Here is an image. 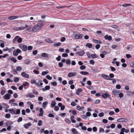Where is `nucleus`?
<instances>
[{
  "label": "nucleus",
  "mask_w": 134,
  "mask_h": 134,
  "mask_svg": "<svg viewBox=\"0 0 134 134\" xmlns=\"http://www.w3.org/2000/svg\"><path fill=\"white\" fill-rule=\"evenodd\" d=\"M20 113V110L19 109H18L16 111V113L15 112V114H19Z\"/></svg>",
  "instance_id": "obj_58"
},
{
  "label": "nucleus",
  "mask_w": 134,
  "mask_h": 134,
  "mask_svg": "<svg viewBox=\"0 0 134 134\" xmlns=\"http://www.w3.org/2000/svg\"><path fill=\"white\" fill-rule=\"evenodd\" d=\"M102 76L104 79L108 80H112L111 79H110V77L108 75H102Z\"/></svg>",
  "instance_id": "obj_13"
},
{
  "label": "nucleus",
  "mask_w": 134,
  "mask_h": 134,
  "mask_svg": "<svg viewBox=\"0 0 134 134\" xmlns=\"http://www.w3.org/2000/svg\"><path fill=\"white\" fill-rule=\"evenodd\" d=\"M48 116L49 117L54 118V115L51 113L49 114L48 115Z\"/></svg>",
  "instance_id": "obj_57"
},
{
  "label": "nucleus",
  "mask_w": 134,
  "mask_h": 134,
  "mask_svg": "<svg viewBox=\"0 0 134 134\" xmlns=\"http://www.w3.org/2000/svg\"><path fill=\"white\" fill-rule=\"evenodd\" d=\"M18 37V38L17 40V42L19 43H21L22 41V39L19 36H17Z\"/></svg>",
  "instance_id": "obj_22"
},
{
  "label": "nucleus",
  "mask_w": 134,
  "mask_h": 134,
  "mask_svg": "<svg viewBox=\"0 0 134 134\" xmlns=\"http://www.w3.org/2000/svg\"><path fill=\"white\" fill-rule=\"evenodd\" d=\"M45 41L46 42L49 43H52L53 42V41L51 40L50 38H48L47 39L45 40Z\"/></svg>",
  "instance_id": "obj_31"
},
{
  "label": "nucleus",
  "mask_w": 134,
  "mask_h": 134,
  "mask_svg": "<svg viewBox=\"0 0 134 134\" xmlns=\"http://www.w3.org/2000/svg\"><path fill=\"white\" fill-rule=\"evenodd\" d=\"M66 40L65 38L64 37H63L61 38L60 41L61 42H63L65 41Z\"/></svg>",
  "instance_id": "obj_48"
},
{
  "label": "nucleus",
  "mask_w": 134,
  "mask_h": 134,
  "mask_svg": "<svg viewBox=\"0 0 134 134\" xmlns=\"http://www.w3.org/2000/svg\"><path fill=\"white\" fill-rule=\"evenodd\" d=\"M126 57L127 58H131L132 57V56L130 54H126Z\"/></svg>",
  "instance_id": "obj_63"
},
{
  "label": "nucleus",
  "mask_w": 134,
  "mask_h": 134,
  "mask_svg": "<svg viewBox=\"0 0 134 134\" xmlns=\"http://www.w3.org/2000/svg\"><path fill=\"white\" fill-rule=\"evenodd\" d=\"M127 95L129 96L132 95L133 94V93L131 91H129L127 93Z\"/></svg>",
  "instance_id": "obj_59"
},
{
  "label": "nucleus",
  "mask_w": 134,
  "mask_h": 134,
  "mask_svg": "<svg viewBox=\"0 0 134 134\" xmlns=\"http://www.w3.org/2000/svg\"><path fill=\"white\" fill-rule=\"evenodd\" d=\"M91 57L92 58H95L97 57V56L96 54H91Z\"/></svg>",
  "instance_id": "obj_44"
},
{
  "label": "nucleus",
  "mask_w": 134,
  "mask_h": 134,
  "mask_svg": "<svg viewBox=\"0 0 134 134\" xmlns=\"http://www.w3.org/2000/svg\"><path fill=\"white\" fill-rule=\"evenodd\" d=\"M75 54L80 56H82L85 54V52L84 50L81 49L76 52Z\"/></svg>",
  "instance_id": "obj_2"
},
{
  "label": "nucleus",
  "mask_w": 134,
  "mask_h": 134,
  "mask_svg": "<svg viewBox=\"0 0 134 134\" xmlns=\"http://www.w3.org/2000/svg\"><path fill=\"white\" fill-rule=\"evenodd\" d=\"M18 18L19 17L18 16H12L9 17L8 19L10 20H12Z\"/></svg>",
  "instance_id": "obj_16"
},
{
  "label": "nucleus",
  "mask_w": 134,
  "mask_h": 134,
  "mask_svg": "<svg viewBox=\"0 0 134 134\" xmlns=\"http://www.w3.org/2000/svg\"><path fill=\"white\" fill-rule=\"evenodd\" d=\"M104 38L105 40H108L109 41H111L112 40V37L110 36H108L107 35H106L104 37Z\"/></svg>",
  "instance_id": "obj_11"
},
{
  "label": "nucleus",
  "mask_w": 134,
  "mask_h": 134,
  "mask_svg": "<svg viewBox=\"0 0 134 134\" xmlns=\"http://www.w3.org/2000/svg\"><path fill=\"white\" fill-rule=\"evenodd\" d=\"M21 52V50L19 49H17L16 50H14L13 51V54L14 56H17L18 55V53Z\"/></svg>",
  "instance_id": "obj_3"
},
{
  "label": "nucleus",
  "mask_w": 134,
  "mask_h": 134,
  "mask_svg": "<svg viewBox=\"0 0 134 134\" xmlns=\"http://www.w3.org/2000/svg\"><path fill=\"white\" fill-rule=\"evenodd\" d=\"M19 105L20 107L24 106V103L23 102H20L19 103Z\"/></svg>",
  "instance_id": "obj_47"
},
{
  "label": "nucleus",
  "mask_w": 134,
  "mask_h": 134,
  "mask_svg": "<svg viewBox=\"0 0 134 134\" xmlns=\"http://www.w3.org/2000/svg\"><path fill=\"white\" fill-rule=\"evenodd\" d=\"M13 122L11 121H8L6 123V126H7L8 125H12L13 124Z\"/></svg>",
  "instance_id": "obj_26"
},
{
  "label": "nucleus",
  "mask_w": 134,
  "mask_h": 134,
  "mask_svg": "<svg viewBox=\"0 0 134 134\" xmlns=\"http://www.w3.org/2000/svg\"><path fill=\"white\" fill-rule=\"evenodd\" d=\"M23 87H25L26 86H29V83L27 82H25V83H23Z\"/></svg>",
  "instance_id": "obj_32"
},
{
  "label": "nucleus",
  "mask_w": 134,
  "mask_h": 134,
  "mask_svg": "<svg viewBox=\"0 0 134 134\" xmlns=\"http://www.w3.org/2000/svg\"><path fill=\"white\" fill-rule=\"evenodd\" d=\"M119 91L114 89L113 90L112 93L114 96H116L118 95V93H119Z\"/></svg>",
  "instance_id": "obj_10"
},
{
  "label": "nucleus",
  "mask_w": 134,
  "mask_h": 134,
  "mask_svg": "<svg viewBox=\"0 0 134 134\" xmlns=\"http://www.w3.org/2000/svg\"><path fill=\"white\" fill-rule=\"evenodd\" d=\"M51 85L54 86H57V83L56 82H51Z\"/></svg>",
  "instance_id": "obj_34"
},
{
  "label": "nucleus",
  "mask_w": 134,
  "mask_h": 134,
  "mask_svg": "<svg viewBox=\"0 0 134 134\" xmlns=\"http://www.w3.org/2000/svg\"><path fill=\"white\" fill-rule=\"evenodd\" d=\"M31 125V124L30 122H29L25 124L24 125V127L25 129H27L29 128V127Z\"/></svg>",
  "instance_id": "obj_15"
},
{
  "label": "nucleus",
  "mask_w": 134,
  "mask_h": 134,
  "mask_svg": "<svg viewBox=\"0 0 134 134\" xmlns=\"http://www.w3.org/2000/svg\"><path fill=\"white\" fill-rule=\"evenodd\" d=\"M80 73L81 74L83 75H88L89 74V72L87 71H81Z\"/></svg>",
  "instance_id": "obj_23"
},
{
  "label": "nucleus",
  "mask_w": 134,
  "mask_h": 134,
  "mask_svg": "<svg viewBox=\"0 0 134 134\" xmlns=\"http://www.w3.org/2000/svg\"><path fill=\"white\" fill-rule=\"evenodd\" d=\"M62 57H66L68 56V54L66 53H64L63 54H62Z\"/></svg>",
  "instance_id": "obj_60"
},
{
  "label": "nucleus",
  "mask_w": 134,
  "mask_h": 134,
  "mask_svg": "<svg viewBox=\"0 0 134 134\" xmlns=\"http://www.w3.org/2000/svg\"><path fill=\"white\" fill-rule=\"evenodd\" d=\"M26 96L27 97H30V98H34L35 97V96L32 93H29L27 94L26 95Z\"/></svg>",
  "instance_id": "obj_14"
},
{
  "label": "nucleus",
  "mask_w": 134,
  "mask_h": 134,
  "mask_svg": "<svg viewBox=\"0 0 134 134\" xmlns=\"http://www.w3.org/2000/svg\"><path fill=\"white\" fill-rule=\"evenodd\" d=\"M59 109V108L57 106H55L54 108L55 110L58 111Z\"/></svg>",
  "instance_id": "obj_61"
},
{
  "label": "nucleus",
  "mask_w": 134,
  "mask_h": 134,
  "mask_svg": "<svg viewBox=\"0 0 134 134\" xmlns=\"http://www.w3.org/2000/svg\"><path fill=\"white\" fill-rule=\"evenodd\" d=\"M72 114L74 115H77L76 111V110H73L72 111Z\"/></svg>",
  "instance_id": "obj_53"
},
{
  "label": "nucleus",
  "mask_w": 134,
  "mask_h": 134,
  "mask_svg": "<svg viewBox=\"0 0 134 134\" xmlns=\"http://www.w3.org/2000/svg\"><path fill=\"white\" fill-rule=\"evenodd\" d=\"M46 78L49 80H51L52 79V77L50 76L49 75H47L46 76Z\"/></svg>",
  "instance_id": "obj_54"
},
{
  "label": "nucleus",
  "mask_w": 134,
  "mask_h": 134,
  "mask_svg": "<svg viewBox=\"0 0 134 134\" xmlns=\"http://www.w3.org/2000/svg\"><path fill=\"white\" fill-rule=\"evenodd\" d=\"M42 121L41 120H40L38 121L37 125L38 126H41L42 125Z\"/></svg>",
  "instance_id": "obj_36"
},
{
  "label": "nucleus",
  "mask_w": 134,
  "mask_h": 134,
  "mask_svg": "<svg viewBox=\"0 0 134 134\" xmlns=\"http://www.w3.org/2000/svg\"><path fill=\"white\" fill-rule=\"evenodd\" d=\"M82 34L80 33H78L76 34L75 36V38L76 39H79L82 38Z\"/></svg>",
  "instance_id": "obj_4"
},
{
  "label": "nucleus",
  "mask_w": 134,
  "mask_h": 134,
  "mask_svg": "<svg viewBox=\"0 0 134 134\" xmlns=\"http://www.w3.org/2000/svg\"><path fill=\"white\" fill-rule=\"evenodd\" d=\"M50 88V87L49 86H46L44 88H42V90L43 91H45L47 90H48Z\"/></svg>",
  "instance_id": "obj_18"
},
{
  "label": "nucleus",
  "mask_w": 134,
  "mask_h": 134,
  "mask_svg": "<svg viewBox=\"0 0 134 134\" xmlns=\"http://www.w3.org/2000/svg\"><path fill=\"white\" fill-rule=\"evenodd\" d=\"M10 60L14 62V63H15L17 62V60L16 59L13 57H12L10 58Z\"/></svg>",
  "instance_id": "obj_35"
},
{
  "label": "nucleus",
  "mask_w": 134,
  "mask_h": 134,
  "mask_svg": "<svg viewBox=\"0 0 134 134\" xmlns=\"http://www.w3.org/2000/svg\"><path fill=\"white\" fill-rule=\"evenodd\" d=\"M28 26V25L26 24L25 26H22L19 27H16V30L17 31H20L25 29L26 27Z\"/></svg>",
  "instance_id": "obj_6"
},
{
  "label": "nucleus",
  "mask_w": 134,
  "mask_h": 134,
  "mask_svg": "<svg viewBox=\"0 0 134 134\" xmlns=\"http://www.w3.org/2000/svg\"><path fill=\"white\" fill-rule=\"evenodd\" d=\"M27 49V47L26 45H24L23 46L22 50L24 51H26Z\"/></svg>",
  "instance_id": "obj_25"
},
{
  "label": "nucleus",
  "mask_w": 134,
  "mask_h": 134,
  "mask_svg": "<svg viewBox=\"0 0 134 134\" xmlns=\"http://www.w3.org/2000/svg\"><path fill=\"white\" fill-rule=\"evenodd\" d=\"M86 68V66L84 65H82L80 67V69L81 70H83L85 69Z\"/></svg>",
  "instance_id": "obj_43"
},
{
  "label": "nucleus",
  "mask_w": 134,
  "mask_h": 134,
  "mask_svg": "<svg viewBox=\"0 0 134 134\" xmlns=\"http://www.w3.org/2000/svg\"><path fill=\"white\" fill-rule=\"evenodd\" d=\"M9 113L13 114H15V111L12 108H10L9 110Z\"/></svg>",
  "instance_id": "obj_21"
},
{
  "label": "nucleus",
  "mask_w": 134,
  "mask_h": 134,
  "mask_svg": "<svg viewBox=\"0 0 134 134\" xmlns=\"http://www.w3.org/2000/svg\"><path fill=\"white\" fill-rule=\"evenodd\" d=\"M110 96H111L110 94L107 93H103L102 95V97L104 99L108 98L109 97H110Z\"/></svg>",
  "instance_id": "obj_7"
},
{
  "label": "nucleus",
  "mask_w": 134,
  "mask_h": 134,
  "mask_svg": "<svg viewBox=\"0 0 134 134\" xmlns=\"http://www.w3.org/2000/svg\"><path fill=\"white\" fill-rule=\"evenodd\" d=\"M77 109L81 111L82 110V108L80 106H77Z\"/></svg>",
  "instance_id": "obj_50"
},
{
  "label": "nucleus",
  "mask_w": 134,
  "mask_h": 134,
  "mask_svg": "<svg viewBox=\"0 0 134 134\" xmlns=\"http://www.w3.org/2000/svg\"><path fill=\"white\" fill-rule=\"evenodd\" d=\"M64 120L65 122L68 124H69L71 123L70 120L68 118H65V119Z\"/></svg>",
  "instance_id": "obj_27"
},
{
  "label": "nucleus",
  "mask_w": 134,
  "mask_h": 134,
  "mask_svg": "<svg viewBox=\"0 0 134 134\" xmlns=\"http://www.w3.org/2000/svg\"><path fill=\"white\" fill-rule=\"evenodd\" d=\"M131 4H124L122 5V6L124 7H127L128 6H131Z\"/></svg>",
  "instance_id": "obj_39"
},
{
  "label": "nucleus",
  "mask_w": 134,
  "mask_h": 134,
  "mask_svg": "<svg viewBox=\"0 0 134 134\" xmlns=\"http://www.w3.org/2000/svg\"><path fill=\"white\" fill-rule=\"evenodd\" d=\"M21 76L23 77H25L27 79L29 78V75L26 74L25 72H22L21 74Z\"/></svg>",
  "instance_id": "obj_5"
},
{
  "label": "nucleus",
  "mask_w": 134,
  "mask_h": 134,
  "mask_svg": "<svg viewBox=\"0 0 134 134\" xmlns=\"http://www.w3.org/2000/svg\"><path fill=\"white\" fill-rule=\"evenodd\" d=\"M110 68L111 69V70L112 71H115L116 70L115 68L113 67L110 66Z\"/></svg>",
  "instance_id": "obj_55"
},
{
  "label": "nucleus",
  "mask_w": 134,
  "mask_h": 134,
  "mask_svg": "<svg viewBox=\"0 0 134 134\" xmlns=\"http://www.w3.org/2000/svg\"><path fill=\"white\" fill-rule=\"evenodd\" d=\"M93 41L94 43H99L101 44L102 43V42L100 40H98L96 39H93Z\"/></svg>",
  "instance_id": "obj_17"
},
{
  "label": "nucleus",
  "mask_w": 134,
  "mask_h": 134,
  "mask_svg": "<svg viewBox=\"0 0 134 134\" xmlns=\"http://www.w3.org/2000/svg\"><path fill=\"white\" fill-rule=\"evenodd\" d=\"M71 131L74 134H78V133L75 129L72 128L71 129Z\"/></svg>",
  "instance_id": "obj_29"
},
{
  "label": "nucleus",
  "mask_w": 134,
  "mask_h": 134,
  "mask_svg": "<svg viewBox=\"0 0 134 134\" xmlns=\"http://www.w3.org/2000/svg\"><path fill=\"white\" fill-rule=\"evenodd\" d=\"M56 104V103L54 102H52L51 104V107H53Z\"/></svg>",
  "instance_id": "obj_41"
},
{
  "label": "nucleus",
  "mask_w": 134,
  "mask_h": 134,
  "mask_svg": "<svg viewBox=\"0 0 134 134\" xmlns=\"http://www.w3.org/2000/svg\"><path fill=\"white\" fill-rule=\"evenodd\" d=\"M110 126L111 128L114 129L115 127V125L114 124H111Z\"/></svg>",
  "instance_id": "obj_62"
},
{
  "label": "nucleus",
  "mask_w": 134,
  "mask_h": 134,
  "mask_svg": "<svg viewBox=\"0 0 134 134\" xmlns=\"http://www.w3.org/2000/svg\"><path fill=\"white\" fill-rule=\"evenodd\" d=\"M18 37L16 36L13 40V42L14 44H15L16 43V41H17V39H18Z\"/></svg>",
  "instance_id": "obj_28"
},
{
  "label": "nucleus",
  "mask_w": 134,
  "mask_h": 134,
  "mask_svg": "<svg viewBox=\"0 0 134 134\" xmlns=\"http://www.w3.org/2000/svg\"><path fill=\"white\" fill-rule=\"evenodd\" d=\"M116 88L117 89H119L121 88V86L119 84L117 85L116 86Z\"/></svg>",
  "instance_id": "obj_64"
},
{
  "label": "nucleus",
  "mask_w": 134,
  "mask_h": 134,
  "mask_svg": "<svg viewBox=\"0 0 134 134\" xmlns=\"http://www.w3.org/2000/svg\"><path fill=\"white\" fill-rule=\"evenodd\" d=\"M12 73L14 75H16L17 74V71L15 69L13 70Z\"/></svg>",
  "instance_id": "obj_49"
},
{
  "label": "nucleus",
  "mask_w": 134,
  "mask_h": 134,
  "mask_svg": "<svg viewBox=\"0 0 134 134\" xmlns=\"http://www.w3.org/2000/svg\"><path fill=\"white\" fill-rule=\"evenodd\" d=\"M91 114L90 112H87L86 113V116H87L89 117L91 116Z\"/></svg>",
  "instance_id": "obj_56"
},
{
  "label": "nucleus",
  "mask_w": 134,
  "mask_h": 134,
  "mask_svg": "<svg viewBox=\"0 0 134 134\" xmlns=\"http://www.w3.org/2000/svg\"><path fill=\"white\" fill-rule=\"evenodd\" d=\"M19 80V78H18V77H16L15 78L14 81L15 82H18Z\"/></svg>",
  "instance_id": "obj_45"
},
{
  "label": "nucleus",
  "mask_w": 134,
  "mask_h": 134,
  "mask_svg": "<svg viewBox=\"0 0 134 134\" xmlns=\"http://www.w3.org/2000/svg\"><path fill=\"white\" fill-rule=\"evenodd\" d=\"M44 24L43 23H39L34 26L32 29V31L35 32L40 29L43 26Z\"/></svg>",
  "instance_id": "obj_1"
},
{
  "label": "nucleus",
  "mask_w": 134,
  "mask_h": 134,
  "mask_svg": "<svg viewBox=\"0 0 134 134\" xmlns=\"http://www.w3.org/2000/svg\"><path fill=\"white\" fill-rule=\"evenodd\" d=\"M39 112L41 113L39 114V116H42L43 115V111L42 108H41L40 109Z\"/></svg>",
  "instance_id": "obj_19"
},
{
  "label": "nucleus",
  "mask_w": 134,
  "mask_h": 134,
  "mask_svg": "<svg viewBox=\"0 0 134 134\" xmlns=\"http://www.w3.org/2000/svg\"><path fill=\"white\" fill-rule=\"evenodd\" d=\"M48 104L47 101L44 102L43 103L42 107L44 109L46 108V106Z\"/></svg>",
  "instance_id": "obj_24"
},
{
  "label": "nucleus",
  "mask_w": 134,
  "mask_h": 134,
  "mask_svg": "<svg viewBox=\"0 0 134 134\" xmlns=\"http://www.w3.org/2000/svg\"><path fill=\"white\" fill-rule=\"evenodd\" d=\"M75 116H74L72 115L70 117V119L72 122L73 123H75L76 122V121L75 120L74 118Z\"/></svg>",
  "instance_id": "obj_20"
},
{
  "label": "nucleus",
  "mask_w": 134,
  "mask_h": 134,
  "mask_svg": "<svg viewBox=\"0 0 134 134\" xmlns=\"http://www.w3.org/2000/svg\"><path fill=\"white\" fill-rule=\"evenodd\" d=\"M33 92L35 94L37 95L38 94V92L35 90L34 89L33 91Z\"/></svg>",
  "instance_id": "obj_51"
},
{
  "label": "nucleus",
  "mask_w": 134,
  "mask_h": 134,
  "mask_svg": "<svg viewBox=\"0 0 134 134\" xmlns=\"http://www.w3.org/2000/svg\"><path fill=\"white\" fill-rule=\"evenodd\" d=\"M112 27L115 29H117L118 28V26L117 25H112L111 26Z\"/></svg>",
  "instance_id": "obj_42"
},
{
  "label": "nucleus",
  "mask_w": 134,
  "mask_h": 134,
  "mask_svg": "<svg viewBox=\"0 0 134 134\" xmlns=\"http://www.w3.org/2000/svg\"><path fill=\"white\" fill-rule=\"evenodd\" d=\"M71 63L70 60V59H66V63L67 64H70Z\"/></svg>",
  "instance_id": "obj_37"
},
{
  "label": "nucleus",
  "mask_w": 134,
  "mask_h": 134,
  "mask_svg": "<svg viewBox=\"0 0 134 134\" xmlns=\"http://www.w3.org/2000/svg\"><path fill=\"white\" fill-rule=\"evenodd\" d=\"M76 75V72H69L68 74V76L69 77H71L75 76Z\"/></svg>",
  "instance_id": "obj_12"
},
{
  "label": "nucleus",
  "mask_w": 134,
  "mask_h": 134,
  "mask_svg": "<svg viewBox=\"0 0 134 134\" xmlns=\"http://www.w3.org/2000/svg\"><path fill=\"white\" fill-rule=\"evenodd\" d=\"M86 46L89 48H91L92 47V44L91 43H88L86 44Z\"/></svg>",
  "instance_id": "obj_33"
},
{
  "label": "nucleus",
  "mask_w": 134,
  "mask_h": 134,
  "mask_svg": "<svg viewBox=\"0 0 134 134\" xmlns=\"http://www.w3.org/2000/svg\"><path fill=\"white\" fill-rule=\"evenodd\" d=\"M41 56L42 57H48V56L47 54L46 53H43L41 55Z\"/></svg>",
  "instance_id": "obj_30"
},
{
  "label": "nucleus",
  "mask_w": 134,
  "mask_h": 134,
  "mask_svg": "<svg viewBox=\"0 0 134 134\" xmlns=\"http://www.w3.org/2000/svg\"><path fill=\"white\" fill-rule=\"evenodd\" d=\"M5 117L7 118H9L10 117V114L8 113L6 114Z\"/></svg>",
  "instance_id": "obj_46"
},
{
  "label": "nucleus",
  "mask_w": 134,
  "mask_h": 134,
  "mask_svg": "<svg viewBox=\"0 0 134 134\" xmlns=\"http://www.w3.org/2000/svg\"><path fill=\"white\" fill-rule=\"evenodd\" d=\"M11 96V95L10 94L7 93L4 96L3 98L5 99H9L10 98Z\"/></svg>",
  "instance_id": "obj_8"
},
{
  "label": "nucleus",
  "mask_w": 134,
  "mask_h": 134,
  "mask_svg": "<svg viewBox=\"0 0 134 134\" xmlns=\"http://www.w3.org/2000/svg\"><path fill=\"white\" fill-rule=\"evenodd\" d=\"M48 72L47 71H43L42 73V75L43 76L44 75L48 73Z\"/></svg>",
  "instance_id": "obj_40"
},
{
  "label": "nucleus",
  "mask_w": 134,
  "mask_h": 134,
  "mask_svg": "<svg viewBox=\"0 0 134 134\" xmlns=\"http://www.w3.org/2000/svg\"><path fill=\"white\" fill-rule=\"evenodd\" d=\"M127 119L125 118H120L118 119L117 121L119 122H126V120Z\"/></svg>",
  "instance_id": "obj_9"
},
{
  "label": "nucleus",
  "mask_w": 134,
  "mask_h": 134,
  "mask_svg": "<svg viewBox=\"0 0 134 134\" xmlns=\"http://www.w3.org/2000/svg\"><path fill=\"white\" fill-rule=\"evenodd\" d=\"M16 70L18 71H21L22 70V68L20 66H18L16 68Z\"/></svg>",
  "instance_id": "obj_52"
},
{
  "label": "nucleus",
  "mask_w": 134,
  "mask_h": 134,
  "mask_svg": "<svg viewBox=\"0 0 134 134\" xmlns=\"http://www.w3.org/2000/svg\"><path fill=\"white\" fill-rule=\"evenodd\" d=\"M61 43L59 42L57 43H55L54 44L53 46H59L61 45Z\"/></svg>",
  "instance_id": "obj_38"
}]
</instances>
